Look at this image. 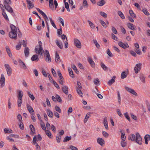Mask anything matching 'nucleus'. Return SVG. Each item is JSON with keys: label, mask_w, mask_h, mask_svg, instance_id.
I'll list each match as a JSON object with an SVG mask.
<instances>
[{"label": "nucleus", "mask_w": 150, "mask_h": 150, "mask_svg": "<svg viewBox=\"0 0 150 150\" xmlns=\"http://www.w3.org/2000/svg\"><path fill=\"white\" fill-rule=\"evenodd\" d=\"M10 28L11 30L9 33V36L11 38L16 40L17 36V30H19V29H17L16 27L13 24L10 25Z\"/></svg>", "instance_id": "1"}, {"label": "nucleus", "mask_w": 150, "mask_h": 150, "mask_svg": "<svg viewBox=\"0 0 150 150\" xmlns=\"http://www.w3.org/2000/svg\"><path fill=\"white\" fill-rule=\"evenodd\" d=\"M35 50L36 53L38 55H40V56H41L42 54L44 52V50L42 47H38V46L35 47Z\"/></svg>", "instance_id": "2"}, {"label": "nucleus", "mask_w": 150, "mask_h": 150, "mask_svg": "<svg viewBox=\"0 0 150 150\" xmlns=\"http://www.w3.org/2000/svg\"><path fill=\"white\" fill-rule=\"evenodd\" d=\"M44 56L45 60L47 62L50 63L51 62V57L49 52L47 50H46L45 51Z\"/></svg>", "instance_id": "3"}, {"label": "nucleus", "mask_w": 150, "mask_h": 150, "mask_svg": "<svg viewBox=\"0 0 150 150\" xmlns=\"http://www.w3.org/2000/svg\"><path fill=\"white\" fill-rule=\"evenodd\" d=\"M135 141L138 144L141 145L142 144V138L138 132H137L136 134Z\"/></svg>", "instance_id": "4"}, {"label": "nucleus", "mask_w": 150, "mask_h": 150, "mask_svg": "<svg viewBox=\"0 0 150 150\" xmlns=\"http://www.w3.org/2000/svg\"><path fill=\"white\" fill-rule=\"evenodd\" d=\"M4 66L8 76H10L12 73V69L8 64H6Z\"/></svg>", "instance_id": "5"}, {"label": "nucleus", "mask_w": 150, "mask_h": 150, "mask_svg": "<svg viewBox=\"0 0 150 150\" xmlns=\"http://www.w3.org/2000/svg\"><path fill=\"white\" fill-rule=\"evenodd\" d=\"M74 45L78 48H81V43L80 41L77 39H74Z\"/></svg>", "instance_id": "6"}, {"label": "nucleus", "mask_w": 150, "mask_h": 150, "mask_svg": "<svg viewBox=\"0 0 150 150\" xmlns=\"http://www.w3.org/2000/svg\"><path fill=\"white\" fill-rule=\"evenodd\" d=\"M142 64L141 63L138 64H136V66L134 68V70L135 73L137 74L141 69Z\"/></svg>", "instance_id": "7"}, {"label": "nucleus", "mask_w": 150, "mask_h": 150, "mask_svg": "<svg viewBox=\"0 0 150 150\" xmlns=\"http://www.w3.org/2000/svg\"><path fill=\"white\" fill-rule=\"evenodd\" d=\"M125 89L128 92L135 96L137 95V93L133 89L127 87H125Z\"/></svg>", "instance_id": "8"}, {"label": "nucleus", "mask_w": 150, "mask_h": 150, "mask_svg": "<svg viewBox=\"0 0 150 150\" xmlns=\"http://www.w3.org/2000/svg\"><path fill=\"white\" fill-rule=\"evenodd\" d=\"M9 4H4V8L5 9L8 11L10 13H13V10L12 8L8 5Z\"/></svg>", "instance_id": "9"}, {"label": "nucleus", "mask_w": 150, "mask_h": 150, "mask_svg": "<svg viewBox=\"0 0 150 150\" xmlns=\"http://www.w3.org/2000/svg\"><path fill=\"white\" fill-rule=\"evenodd\" d=\"M119 45L122 48L125 49L129 47V45L127 43H124L121 42H119L118 43Z\"/></svg>", "instance_id": "10"}, {"label": "nucleus", "mask_w": 150, "mask_h": 150, "mask_svg": "<svg viewBox=\"0 0 150 150\" xmlns=\"http://www.w3.org/2000/svg\"><path fill=\"white\" fill-rule=\"evenodd\" d=\"M20 63V65L21 68L23 69H27V67L25 63L21 59H19L18 61Z\"/></svg>", "instance_id": "11"}, {"label": "nucleus", "mask_w": 150, "mask_h": 150, "mask_svg": "<svg viewBox=\"0 0 150 150\" xmlns=\"http://www.w3.org/2000/svg\"><path fill=\"white\" fill-rule=\"evenodd\" d=\"M62 91L66 94L68 95V88L65 86L63 85L62 87Z\"/></svg>", "instance_id": "12"}, {"label": "nucleus", "mask_w": 150, "mask_h": 150, "mask_svg": "<svg viewBox=\"0 0 150 150\" xmlns=\"http://www.w3.org/2000/svg\"><path fill=\"white\" fill-rule=\"evenodd\" d=\"M26 1L28 4V8H32L34 7V4L30 0H26Z\"/></svg>", "instance_id": "13"}, {"label": "nucleus", "mask_w": 150, "mask_h": 150, "mask_svg": "<svg viewBox=\"0 0 150 150\" xmlns=\"http://www.w3.org/2000/svg\"><path fill=\"white\" fill-rule=\"evenodd\" d=\"M107 119V118L106 117H104L103 120V124L106 129L107 130H108L109 129V128L108 124Z\"/></svg>", "instance_id": "14"}, {"label": "nucleus", "mask_w": 150, "mask_h": 150, "mask_svg": "<svg viewBox=\"0 0 150 150\" xmlns=\"http://www.w3.org/2000/svg\"><path fill=\"white\" fill-rule=\"evenodd\" d=\"M97 141L99 144L102 146L104 145L105 141L102 138H98L97 139Z\"/></svg>", "instance_id": "15"}, {"label": "nucleus", "mask_w": 150, "mask_h": 150, "mask_svg": "<svg viewBox=\"0 0 150 150\" xmlns=\"http://www.w3.org/2000/svg\"><path fill=\"white\" fill-rule=\"evenodd\" d=\"M55 61L57 63H59L60 61V59L59 54L57 52H56L55 56Z\"/></svg>", "instance_id": "16"}, {"label": "nucleus", "mask_w": 150, "mask_h": 150, "mask_svg": "<svg viewBox=\"0 0 150 150\" xmlns=\"http://www.w3.org/2000/svg\"><path fill=\"white\" fill-rule=\"evenodd\" d=\"M128 28L131 30H134L135 29L136 27L132 24L128 23L127 24Z\"/></svg>", "instance_id": "17"}, {"label": "nucleus", "mask_w": 150, "mask_h": 150, "mask_svg": "<svg viewBox=\"0 0 150 150\" xmlns=\"http://www.w3.org/2000/svg\"><path fill=\"white\" fill-rule=\"evenodd\" d=\"M31 60L32 61H35L36 62H38L39 60V58L38 55L37 54L33 55L31 58Z\"/></svg>", "instance_id": "18"}, {"label": "nucleus", "mask_w": 150, "mask_h": 150, "mask_svg": "<svg viewBox=\"0 0 150 150\" xmlns=\"http://www.w3.org/2000/svg\"><path fill=\"white\" fill-rule=\"evenodd\" d=\"M29 49L28 47H25L24 49L25 55L26 57H27L29 56Z\"/></svg>", "instance_id": "19"}, {"label": "nucleus", "mask_w": 150, "mask_h": 150, "mask_svg": "<svg viewBox=\"0 0 150 150\" xmlns=\"http://www.w3.org/2000/svg\"><path fill=\"white\" fill-rule=\"evenodd\" d=\"M6 49L8 56L10 57H11L12 56V54L11 52V50L8 46H6Z\"/></svg>", "instance_id": "20"}, {"label": "nucleus", "mask_w": 150, "mask_h": 150, "mask_svg": "<svg viewBox=\"0 0 150 150\" xmlns=\"http://www.w3.org/2000/svg\"><path fill=\"white\" fill-rule=\"evenodd\" d=\"M128 71H123L121 74V78L122 79H124L126 78L128 75Z\"/></svg>", "instance_id": "21"}, {"label": "nucleus", "mask_w": 150, "mask_h": 150, "mask_svg": "<svg viewBox=\"0 0 150 150\" xmlns=\"http://www.w3.org/2000/svg\"><path fill=\"white\" fill-rule=\"evenodd\" d=\"M150 138V135L149 134H146L144 137V139L145 140V144H148V141L149 140Z\"/></svg>", "instance_id": "22"}, {"label": "nucleus", "mask_w": 150, "mask_h": 150, "mask_svg": "<svg viewBox=\"0 0 150 150\" xmlns=\"http://www.w3.org/2000/svg\"><path fill=\"white\" fill-rule=\"evenodd\" d=\"M30 128L31 131V134L33 135L34 134H35V129L33 125H30Z\"/></svg>", "instance_id": "23"}, {"label": "nucleus", "mask_w": 150, "mask_h": 150, "mask_svg": "<svg viewBox=\"0 0 150 150\" xmlns=\"http://www.w3.org/2000/svg\"><path fill=\"white\" fill-rule=\"evenodd\" d=\"M54 2L53 0H49V7L52 10H53L54 8Z\"/></svg>", "instance_id": "24"}, {"label": "nucleus", "mask_w": 150, "mask_h": 150, "mask_svg": "<svg viewBox=\"0 0 150 150\" xmlns=\"http://www.w3.org/2000/svg\"><path fill=\"white\" fill-rule=\"evenodd\" d=\"M23 96V93L22 91H18L17 98L18 99H22Z\"/></svg>", "instance_id": "25"}, {"label": "nucleus", "mask_w": 150, "mask_h": 150, "mask_svg": "<svg viewBox=\"0 0 150 150\" xmlns=\"http://www.w3.org/2000/svg\"><path fill=\"white\" fill-rule=\"evenodd\" d=\"M56 43L58 46L61 49H62L63 48V45L62 42L59 43L58 40H56Z\"/></svg>", "instance_id": "26"}, {"label": "nucleus", "mask_w": 150, "mask_h": 150, "mask_svg": "<svg viewBox=\"0 0 150 150\" xmlns=\"http://www.w3.org/2000/svg\"><path fill=\"white\" fill-rule=\"evenodd\" d=\"M88 61L90 64H91V66L92 67H94L95 66V63L92 60V59L90 58H89L88 59Z\"/></svg>", "instance_id": "27"}, {"label": "nucleus", "mask_w": 150, "mask_h": 150, "mask_svg": "<svg viewBox=\"0 0 150 150\" xmlns=\"http://www.w3.org/2000/svg\"><path fill=\"white\" fill-rule=\"evenodd\" d=\"M115 78L116 77L115 76H114L113 78L108 81V83L109 85H112L115 82Z\"/></svg>", "instance_id": "28"}, {"label": "nucleus", "mask_w": 150, "mask_h": 150, "mask_svg": "<svg viewBox=\"0 0 150 150\" xmlns=\"http://www.w3.org/2000/svg\"><path fill=\"white\" fill-rule=\"evenodd\" d=\"M128 139L129 140H130L132 141H134L136 139V137L134 134H132L131 135L129 136Z\"/></svg>", "instance_id": "29"}, {"label": "nucleus", "mask_w": 150, "mask_h": 150, "mask_svg": "<svg viewBox=\"0 0 150 150\" xmlns=\"http://www.w3.org/2000/svg\"><path fill=\"white\" fill-rule=\"evenodd\" d=\"M129 13L131 16L133 18H136V15L134 13L133 11L132 10H130L129 11Z\"/></svg>", "instance_id": "30"}, {"label": "nucleus", "mask_w": 150, "mask_h": 150, "mask_svg": "<svg viewBox=\"0 0 150 150\" xmlns=\"http://www.w3.org/2000/svg\"><path fill=\"white\" fill-rule=\"evenodd\" d=\"M68 71L69 72V73L70 76L71 77L73 78L74 77V75L73 74V72L72 70V69L71 68H69Z\"/></svg>", "instance_id": "31"}, {"label": "nucleus", "mask_w": 150, "mask_h": 150, "mask_svg": "<svg viewBox=\"0 0 150 150\" xmlns=\"http://www.w3.org/2000/svg\"><path fill=\"white\" fill-rule=\"evenodd\" d=\"M91 116L89 113H87L86 115L85 118L84 120V123H86L89 118Z\"/></svg>", "instance_id": "32"}, {"label": "nucleus", "mask_w": 150, "mask_h": 150, "mask_svg": "<svg viewBox=\"0 0 150 150\" xmlns=\"http://www.w3.org/2000/svg\"><path fill=\"white\" fill-rule=\"evenodd\" d=\"M105 3V1L104 0H102L99 1L97 3L98 5L100 6H103Z\"/></svg>", "instance_id": "33"}, {"label": "nucleus", "mask_w": 150, "mask_h": 150, "mask_svg": "<svg viewBox=\"0 0 150 150\" xmlns=\"http://www.w3.org/2000/svg\"><path fill=\"white\" fill-rule=\"evenodd\" d=\"M71 139V136L68 137V136H67L64 138V140H63V142H67L70 140Z\"/></svg>", "instance_id": "34"}, {"label": "nucleus", "mask_w": 150, "mask_h": 150, "mask_svg": "<svg viewBox=\"0 0 150 150\" xmlns=\"http://www.w3.org/2000/svg\"><path fill=\"white\" fill-rule=\"evenodd\" d=\"M94 83L97 86L100 84V83L99 79L98 78H96L93 80Z\"/></svg>", "instance_id": "35"}, {"label": "nucleus", "mask_w": 150, "mask_h": 150, "mask_svg": "<svg viewBox=\"0 0 150 150\" xmlns=\"http://www.w3.org/2000/svg\"><path fill=\"white\" fill-rule=\"evenodd\" d=\"M76 90L78 94H79V95L81 97H83V94L81 90V89H79V88H76Z\"/></svg>", "instance_id": "36"}, {"label": "nucleus", "mask_w": 150, "mask_h": 150, "mask_svg": "<svg viewBox=\"0 0 150 150\" xmlns=\"http://www.w3.org/2000/svg\"><path fill=\"white\" fill-rule=\"evenodd\" d=\"M27 108L29 112H34L33 108L30 105H27Z\"/></svg>", "instance_id": "37"}, {"label": "nucleus", "mask_w": 150, "mask_h": 150, "mask_svg": "<svg viewBox=\"0 0 150 150\" xmlns=\"http://www.w3.org/2000/svg\"><path fill=\"white\" fill-rule=\"evenodd\" d=\"M27 93L29 96L31 98L32 100H33L35 99V98L33 95L31 94L28 91Z\"/></svg>", "instance_id": "38"}, {"label": "nucleus", "mask_w": 150, "mask_h": 150, "mask_svg": "<svg viewBox=\"0 0 150 150\" xmlns=\"http://www.w3.org/2000/svg\"><path fill=\"white\" fill-rule=\"evenodd\" d=\"M140 79L141 81L143 83H145V77L143 75H142L140 76Z\"/></svg>", "instance_id": "39"}, {"label": "nucleus", "mask_w": 150, "mask_h": 150, "mask_svg": "<svg viewBox=\"0 0 150 150\" xmlns=\"http://www.w3.org/2000/svg\"><path fill=\"white\" fill-rule=\"evenodd\" d=\"M118 14L120 16L121 18H122L123 19H124L125 18V17L122 13L121 11H118Z\"/></svg>", "instance_id": "40"}, {"label": "nucleus", "mask_w": 150, "mask_h": 150, "mask_svg": "<svg viewBox=\"0 0 150 150\" xmlns=\"http://www.w3.org/2000/svg\"><path fill=\"white\" fill-rule=\"evenodd\" d=\"M93 41L97 48L99 49L100 47V46L99 44L98 43L97 40H93Z\"/></svg>", "instance_id": "41"}, {"label": "nucleus", "mask_w": 150, "mask_h": 150, "mask_svg": "<svg viewBox=\"0 0 150 150\" xmlns=\"http://www.w3.org/2000/svg\"><path fill=\"white\" fill-rule=\"evenodd\" d=\"M4 132L5 133H12V130L11 129L9 130L8 129L5 128L4 129Z\"/></svg>", "instance_id": "42"}, {"label": "nucleus", "mask_w": 150, "mask_h": 150, "mask_svg": "<svg viewBox=\"0 0 150 150\" xmlns=\"http://www.w3.org/2000/svg\"><path fill=\"white\" fill-rule=\"evenodd\" d=\"M2 13L4 18L6 20H8V16L6 13L4 12V11H2Z\"/></svg>", "instance_id": "43"}, {"label": "nucleus", "mask_w": 150, "mask_h": 150, "mask_svg": "<svg viewBox=\"0 0 150 150\" xmlns=\"http://www.w3.org/2000/svg\"><path fill=\"white\" fill-rule=\"evenodd\" d=\"M38 140L37 139L36 136H35L33 137V141H32V143L34 144H37V143L36 142Z\"/></svg>", "instance_id": "44"}, {"label": "nucleus", "mask_w": 150, "mask_h": 150, "mask_svg": "<svg viewBox=\"0 0 150 150\" xmlns=\"http://www.w3.org/2000/svg\"><path fill=\"white\" fill-rule=\"evenodd\" d=\"M52 81L53 84L57 88L59 89L60 87L58 85V84L56 82H55L52 79Z\"/></svg>", "instance_id": "45"}, {"label": "nucleus", "mask_w": 150, "mask_h": 150, "mask_svg": "<svg viewBox=\"0 0 150 150\" xmlns=\"http://www.w3.org/2000/svg\"><path fill=\"white\" fill-rule=\"evenodd\" d=\"M101 66L104 70L105 71L106 70H107V67L103 63H101Z\"/></svg>", "instance_id": "46"}, {"label": "nucleus", "mask_w": 150, "mask_h": 150, "mask_svg": "<svg viewBox=\"0 0 150 150\" xmlns=\"http://www.w3.org/2000/svg\"><path fill=\"white\" fill-rule=\"evenodd\" d=\"M100 15L104 18H106L107 17V14L104 12L100 11Z\"/></svg>", "instance_id": "47"}, {"label": "nucleus", "mask_w": 150, "mask_h": 150, "mask_svg": "<svg viewBox=\"0 0 150 150\" xmlns=\"http://www.w3.org/2000/svg\"><path fill=\"white\" fill-rule=\"evenodd\" d=\"M17 119L19 122H21L22 121V118L21 115L18 114L17 116Z\"/></svg>", "instance_id": "48"}, {"label": "nucleus", "mask_w": 150, "mask_h": 150, "mask_svg": "<svg viewBox=\"0 0 150 150\" xmlns=\"http://www.w3.org/2000/svg\"><path fill=\"white\" fill-rule=\"evenodd\" d=\"M65 8L67 9V11L68 12H70V11L69 8V4L67 2L65 3Z\"/></svg>", "instance_id": "49"}, {"label": "nucleus", "mask_w": 150, "mask_h": 150, "mask_svg": "<svg viewBox=\"0 0 150 150\" xmlns=\"http://www.w3.org/2000/svg\"><path fill=\"white\" fill-rule=\"evenodd\" d=\"M58 20H59L60 23H61L62 24V25L63 26H64V21H63V19L62 18H61L60 17H59L58 18Z\"/></svg>", "instance_id": "50"}, {"label": "nucleus", "mask_w": 150, "mask_h": 150, "mask_svg": "<svg viewBox=\"0 0 150 150\" xmlns=\"http://www.w3.org/2000/svg\"><path fill=\"white\" fill-rule=\"evenodd\" d=\"M107 54H108L110 57H112L113 56V54L110 51V50L108 49L107 50Z\"/></svg>", "instance_id": "51"}, {"label": "nucleus", "mask_w": 150, "mask_h": 150, "mask_svg": "<svg viewBox=\"0 0 150 150\" xmlns=\"http://www.w3.org/2000/svg\"><path fill=\"white\" fill-rule=\"evenodd\" d=\"M88 22L91 28L93 29H94L95 27L94 25L90 21H88Z\"/></svg>", "instance_id": "52"}, {"label": "nucleus", "mask_w": 150, "mask_h": 150, "mask_svg": "<svg viewBox=\"0 0 150 150\" xmlns=\"http://www.w3.org/2000/svg\"><path fill=\"white\" fill-rule=\"evenodd\" d=\"M5 79L4 77V76L3 74H2L1 75V80H0V82H5Z\"/></svg>", "instance_id": "53"}, {"label": "nucleus", "mask_w": 150, "mask_h": 150, "mask_svg": "<svg viewBox=\"0 0 150 150\" xmlns=\"http://www.w3.org/2000/svg\"><path fill=\"white\" fill-rule=\"evenodd\" d=\"M18 106L19 107H20L21 106V103L22 101V99H18Z\"/></svg>", "instance_id": "54"}, {"label": "nucleus", "mask_w": 150, "mask_h": 150, "mask_svg": "<svg viewBox=\"0 0 150 150\" xmlns=\"http://www.w3.org/2000/svg\"><path fill=\"white\" fill-rule=\"evenodd\" d=\"M57 73L58 76L59 77V79H64L60 71L58 70L57 71Z\"/></svg>", "instance_id": "55"}, {"label": "nucleus", "mask_w": 150, "mask_h": 150, "mask_svg": "<svg viewBox=\"0 0 150 150\" xmlns=\"http://www.w3.org/2000/svg\"><path fill=\"white\" fill-rule=\"evenodd\" d=\"M112 30L113 33L115 34L117 33V31L116 28L113 26H112Z\"/></svg>", "instance_id": "56"}, {"label": "nucleus", "mask_w": 150, "mask_h": 150, "mask_svg": "<svg viewBox=\"0 0 150 150\" xmlns=\"http://www.w3.org/2000/svg\"><path fill=\"white\" fill-rule=\"evenodd\" d=\"M102 134L103 135L105 138H107L109 136L108 134L105 131L103 132Z\"/></svg>", "instance_id": "57"}, {"label": "nucleus", "mask_w": 150, "mask_h": 150, "mask_svg": "<svg viewBox=\"0 0 150 150\" xmlns=\"http://www.w3.org/2000/svg\"><path fill=\"white\" fill-rule=\"evenodd\" d=\"M100 22L102 26L105 28H106V26L105 23L102 20H100Z\"/></svg>", "instance_id": "58"}, {"label": "nucleus", "mask_w": 150, "mask_h": 150, "mask_svg": "<svg viewBox=\"0 0 150 150\" xmlns=\"http://www.w3.org/2000/svg\"><path fill=\"white\" fill-rule=\"evenodd\" d=\"M142 11L143 13L146 15L148 16L149 15V13L148 12V11L146 9H143Z\"/></svg>", "instance_id": "59"}, {"label": "nucleus", "mask_w": 150, "mask_h": 150, "mask_svg": "<svg viewBox=\"0 0 150 150\" xmlns=\"http://www.w3.org/2000/svg\"><path fill=\"white\" fill-rule=\"evenodd\" d=\"M42 74L44 75V76L45 77H47V74L46 71H45V70L43 69H42Z\"/></svg>", "instance_id": "60"}, {"label": "nucleus", "mask_w": 150, "mask_h": 150, "mask_svg": "<svg viewBox=\"0 0 150 150\" xmlns=\"http://www.w3.org/2000/svg\"><path fill=\"white\" fill-rule=\"evenodd\" d=\"M58 81L59 83L62 85V86L64 85L63 84L64 83V79H59L58 80Z\"/></svg>", "instance_id": "61"}, {"label": "nucleus", "mask_w": 150, "mask_h": 150, "mask_svg": "<svg viewBox=\"0 0 150 150\" xmlns=\"http://www.w3.org/2000/svg\"><path fill=\"white\" fill-rule=\"evenodd\" d=\"M121 138L122 141H125L126 139V137L125 136V134L122 133V135L121 136Z\"/></svg>", "instance_id": "62"}, {"label": "nucleus", "mask_w": 150, "mask_h": 150, "mask_svg": "<svg viewBox=\"0 0 150 150\" xmlns=\"http://www.w3.org/2000/svg\"><path fill=\"white\" fill-rule=\"evenodd\" d=\"M124 141H122L121 142V146L123 147L126 146L127 145L126 143L124 142Z\"/></svg>", "instance_id": "63"}, {"label": "nucleus", "mask_w": 150, "mask_h": 150, "mask_svg": "<svg viewBox=\"0 0 150 150\" xmlns=\"http://www.w3.org/2000/svg\"><path fill=\"white\" fill-rule=\"evenodd\" d=\"M70 149L72 150H78V148L75 146L71 145L69 146Z\"/></svg>", "instance_id": "64"}]
</instances>
